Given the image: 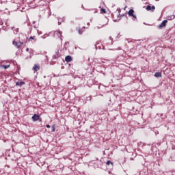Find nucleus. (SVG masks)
Instances as JSON below:
<instances>
[{
	"instance_id": "obj_22",
	"label": "nucleus",
	"mask_w": 175,
	"mask_h": 175,
	"mask_svg": "<svg viewBox=\"0 0 175 175\" xmlns=\"http://www.w3.org/2000/svg\"><path fill=\"white\" fill-rule=\"evenodd\" d=\"M46 128H51V126H50V124H46Z\"/></svg>"
},
{
	"instance_id": "obj_6",
	"label": "nucleus",
	"mask_w": 175,
	"mask_h": 175,
	"mask_svg": "<svg viewBox=\"0 0 175 175\" xmlns=\"http://www.w3.org/2000/svg\"><path fill=\"white\" fill-rule=\"evenodd\" d=\"M57 36V38H61V36H62V33H61V31H54V36Z\"/></svg>"
},
{
	"instance_id": "obj_9",
	"label": "nucleus",
	"mask_w": 175,
	"mask_h": 175,
	"mask_svg": "<svg viewBox=\"0 0 175 175\" xmlns=\"http://www.w3.org/2000/svg\"><path fill=\"white\" fill-rule=\"evenodd\" d=\"M65 61L66 62H70V61H72V56L70 55L66 56Z\"/></svg>"
},
{
	"instance_id": "obj_30",
	"label": "nucleus",
	"mask_w": 175,
	"mask_h": 175,
	"mask_svg": "<svg viewBox=\"0 0 175 175\" xmlns=\"http://www.w3.org/2000/svg\"><path fill=\"white\" fill-rule=\"evenodd\" d=\"M96 44H98V42H96V44H95V46H96Z\"/></svg>"
},
{
	"instance_id": "obj_13",
	"label": "nucleus",
	"mask_w": 175,
	"mask_h": 175,
	"mask_svg": "<svg viewBox=\"0 0 175 175\" xmlns=\"http://www.w3.org/2000/svg\"><path fill=\"white\" fill-rule=\"evenodd\" d=\"M3 24H5L7 27H9L10 23H9V19H4Z\"/></svg>"
},
{
	"instance_id": "obj_17",
	"label": "nucleus",
	"mask_w": 175,
	"mask_h": 175,
	"mask_svg": "<svg viewBox=\"0 0 175 175\" xmlns=\"http://www.w3.org/2000/svg\"><path fill=\"white\" fill-rule=\"evenodd\" d=\"M1 68H3V69H8V68H10V65H1Z\"/></svg>"
},
{
	"instance_id": "obj_1",
	"label": "nucleus",
	"mask_w": 175,
	"mask_h": 175,
	"mask_svg": "<svg viewBox=\"0 0 175 175\" xmlns=\"http://www.w3.org/2000/svg\"><path fill=\"white\" fill-rule=\"evenodd\" d=\"M92 162H94L93 166L94 169H98V167H102V160H99V159L96 158V160H92Z\"/></svg>"
},
{
	"instance_id": "obj_23",
	"label": "nucleus",
	"mask_w": 175,
	"mask_h": 175,
	"mask_svg": "<svg viewBox=\"0 0 175 175\" xmlns=\"http://www.w3.org/2000/svg\"><path fill=\"white\" fill-rule=\"evenodd\" d=\"M29 39H30V40H31V39L33 40V39H35V37L31 36V37L29 38Z\"/></svg>"
},
{
	"instance_id": "obj_3",
	"label": "nucleus",
	"mask_w": 175,
	"mask_h": 175,
	"mask_svg": "<svg viewBox=\"0 0 175 175\" xmlns=\"http://www.w3.org/2000/svg\"><path fill=\"white\" fill-rule=\"evenodd\" d=\"M166 24H167V20H164L159 26L158 28L161 29V28H165L166 27Z\"/></svg>"
},
{
	"instance_id": "obj_19",
	"label": "nucleus",
	"mask_w": 175,
	"mask_h": 175,
	"mask_svg": "<svg viewBox=\"0 0 175 175\" xmlns=\"http://www.w3.org/2000/svg\"><path fill=\"white\" fill-rule=\"evenodd\" d=\"M105 25H107V23L104 24V25H100V26H98L97 28H98V29H100V28H103V27H105Z\"/></svg>"
},
{
	"instance_id": "obj_8",
	"label": "nucleus",
	"mask_w": 175,
	"mask_h": 175,
	"mask_svg": "<svg viewBox=\"0 0 175 175\" xmlns=\"http://www.w3.org/2000/svg\"><path fill=\"white\" fill-rule=\"evenodd\" d=\"M61 57V55H59V51L56 52L55 55H53V59H57Z\"/></svg>"
},
{
	"instance_id": "obj_31",
	"label": "nucleus",
	"mask_w": 175,
	"mask_h": 175,
	"mask_svg": "<svg viewBox=\"0 0 175 175\" xmlns=\"http://www.w3.org/2000/svg\"><path fill=\"white\" fill-rule=\"evenodd\" d=\"M98 49V47H96V50Z\"/></svg>"
},
{
	"instance_id": "obj_21",
	"label": "nucleus",
	"mask_w": 175,
	"mask_h": 175,
	"mask_svg": "<svg viewBox=\"0 0 175 175\" xmlns=\"http://www.w3.org/2000/svg\"><path fill=\"white\" fill-rule=\"evenodd\" d=\"M101 12H103L104 14H105L106 13V9L102 8Z\"/></svg>"
},
{
	"instance_id": "obj_26",
	"label": "nucleus",
	"mask_w": 175,
	"mask_h": 175,
	"mask_svg": "<svg viewBox=\"0 0 175 175\" xmlns=\"http://www.w3.org/2000/svg\"><path fill=\"white\" fill-rule=\"evenodd\" d=\"M42 39H46V37L44 36H42Z\"/></svg>"
},
{
	"instance_id": "obj_15",
	"label": "nucleus",
	"mask_w": 175,
	"mask_h": 175,
	"mask_svg": "<svg viewBox=\"0 0 175 175\" xmlns=\"http://www.w3.org/2000/svg\"><path fill=\"white\" fill-rule=\"evenodd\" d=\"M85 28V27H83L82 29L79 28L78 32H79V35H83V32H84V30H83V29H84Z\"/></svg>"
},
{
	"instance_id": "obj_14",
	"label": "nucleus",
	"mask_w": 175,
	"mask_h": 175,
	"mask_svg": "<svg viewBox=\"0 0 175 175\" xmlns=\"http://www.w3.org/2000/svg\"><path fill=\"white\" fill-rule=\"evenodd\" d=\"M154 77H162V72H157L154 74Z\"/></svg>"
},
{
	"instance_id": "obj_32",
	"label": "nucleus",
	"mask_w": 175,
	"mask_h": 175,
	"mask_svg": "<svg viewBox=\"0 0 175 175\" xmlns=\"http://www.w3.org/2000/svg\"><path fill=\"white\" fill-rule=\"evenodd\" d=\"M14 27H12V29H13Z\"/></svg>"
},
{
	"instance_id": "obj_12",
	"label": "nucleus",
	"mask_w": 175,
	"mask_h": 175,
	"mask_svg": "<svg viewBox=\"0 0 175 175\" xmlns=\"http://www.w3.org/2000/svg\"><path fill=\"white\" fill-rule=\"evenodd\" d=\"M174 18H175L174 14L167 16V20H169V21L174 20Z\"/></svg>"
},
{
	"instance_id": "obj_2",
	"label": "nucleus",
	"mask_w": 175,
	"mask_h": 175,
	"mask_svg": "<svg viewBox=\"0 0 175 175\" xmlns=\"http://www.w3.org/2000/svg\"><path fill=\"white\" fill-rule=\"evenodd\" d=\"M134 13L135 10L131 9L129 11L128 14L130 17H133V20H134L135 21V20H137V18L136 17V15L134 14Z\"/></svg>"
},
{
	"instance_id": "obj_5",
	"label": "nucleus",
	"mask_w": 175,
	"mask_h": 175,
	"mask_svg": "<svg viewBox=\"0 0 175 175\" xmlns=\"http://www.w3.org/2000/svg\"><path fill=\"white\" fill-rule=\"evenodd\" d=\"M14 46H16V47L18 49H20L21 47V45L23 44V42H20V43L18 44V42H16V41H13L12 42Z\"/></svg>"
},
{
	"instance_id": "obj_7",
	"label": "nucleus",
	"mask_w": 175,
	"mask_h": 175,
	"mask_svg": "<svg viewBox=\"0 0 175 175\" xmlns=\"http://www.w3.org/2000/svg\"><path fill=\"white\" fill-rule=\"evenodd\" d=\"M146 10H148V11L152 10V12H154V10H155V6L152 5V6L151 7V5H147V7H146Z\"/></svg>"
},
{
	"instance_id": "obj_20",
	"label": "nucleus",
	"mask_w": 175,
	"mask_h": 175,
	"mask_svg": "<svg viewBox=\"0 0 175 175\" xmlns=\"http://www.w3.org/2000/svg\"><path fill=\"white\" fill-rule=\"evenodd\" d=\"M51 132H55V124L51 126Z\"/></svg>"
},
{
	"instance_id": "obj_11",
	"label": "nucleus",
	"mask_w": 175,
	"mask_h": 175,
	"mask_svg": "<svg viewBox=\"0 0 175 175\" xmlns=\"http://www.w3.org/2000/svg\"><path fill=\"white\" fill-rule=\"evenodd\" d=\"M40 68L39 67V65L35 64L34 66L33 67V70H35L36 72H38Z\"/></svg>"
},
{
	"instance_id": "obj_16",
	"label": "nucleus",
	"mask_w": 175,
	"mask_h": 175,
	"mask_svg": "<svg viewBox=\"0 0 175 175\" xmlns=\"http://www.w3.org/2000/svg\"><path fill=\"white\" fill-rule=\"evenodd\" d=\"M63 21H65V18H62L58 19V25H61L62 24Z\"/></svg>"
},
{
	"instance_id": "obj_27",
	"label": "nucleus",
	"mask_w": 175,
	"mask_h": 175,
	"mask_svg": "<svg viewBox=\"0 0 175 175\" xmlns=\"http://www.w3.org/2000/svg\"><path fill=\"white\" fill-rule=\"evenodd\" d=\"M26 51H29V48H27Z\"/></svg>"
},
{
	"instance_id": "obj_24",
	"label": "nucleus",
	"mask_w": 175,
	"mask_h": 175,
	"mask_svg": "<svg viewBox=\"0 0 175 175\" xmlns=\"http://www.w3.org/2000/svg\"><path fill=\"white\" fill-rule=\"evenodd\" d=\"M109 40H113V38H111V36L109 37Z\"/></svg>"
},
{
	"instance_id": "obj_29",
	"label": "nucleus",
	"mask_w": 175,
	"mask_h": 175,
	"mask_svg": "<svg viewBox=\"0 0 175 175\" xmlns=\"http://www.w3.org/2000/svg\"><path fill=\"white\" fill-rule=\"evenodd\" d=\"M124 16H125V14H123V15H122L121 16H122V17H124Z\"/></svg>"
},
{
	"instance_id": "obj_25",
	"label": "nucleus",
	"mask_w": 175,
	"mask_h": 175,
	"mask_svg": "<svg viewBox=\"0 0 175 175\" xmlns=\"http://www.w3.org/2000/svg\"><path fill=\"white\" fill-rule=\"evenodd\" d=\"M66 44H69V42H66L65 43V46H66Z\"/></svg>"
},
{
	"instance_id": "obj_4",
	"label": "nucleus",
	"mask_w": 175,
	"mask_h": 175,
	"mask_svg": "<svg viewBox=\"0 0 175 175\" xmlns=\"http://www.w3.org/2000/svg\"><path fill=\"white\" fill-rule=\"evenodd\" d=\"M31 118L32 121L33 122L39 121V120H40V116H39V114H34Z\"/></svg>"
},
{
	"instance_id": "obj_28",
	"label": "nucleus",
	"mask_w": 175,
	"mask_h": 175,
	"mask_svg": "<svg viewBox=\"0 0 175 175\" xmlns=\"http://www.w3.org/2000/svg\"><path fill=\"white\" fill-rule=\"evenodd\" d=\"M117 50H121V48H118Z\"/></svg>"
},
{
	"instance_id": "obj_18",
	"label": "nucleus",
	"mask_w": 175,
	"mask_h": 175,
	"mask_svg": "<svg viewBox=\"0 0 175 175\" xmlns=\"http://www.w3.org/2000/svg\"><path fill=\"white\" fill-rule=\"evenodd\" d=\"M106 165H107L108 166H109V165H111V166H113V163L110 160H109L107 161Z\"/></svg>"
},
{
	"instance_id": "obj_10",
	"label": "nucleus",
	"mask_w": 175,
	"mask_h": 175,
	"mask_svg": "<svg viewBox=\"0 0 175 175\" xmlns=\"http://www.w3.org/2000/svg\"><path fill=\"white\" fill-rule=\"evenodd\" d=\"M25 84V82L24 81H17L16 82V85H18V87H21L22 85H24Z\"/></svg>"
}]
</instances>
